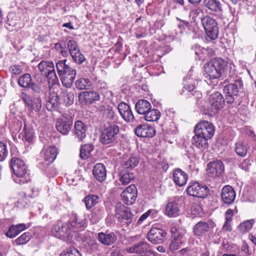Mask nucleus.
Returning <instances> with one entry per match:
<instances>
[{"mask_svg": "<svg viewBox=\"0 0 256 256\" xmlns=\"http://www.w3.org/2000/svg\"><path fill=\"white\" fill-rule=\"evenodd\" d=\"M151 251L150 246L146 242H140L128 248V252L130 253L138 254H146Z\"/></svg>", "mask_w": 256, "mask_h": 256, "instance_id": "21", "label": "nucleus"}, {"mask_svg": "<svg viewBox=\"0 0 256 256\" xmlns=\"http://www.w3.org/2000/svg\"><path fill=\"white\" fill-rule=\"evenodd\" d=\"M140 159L138 156H131L124 162L122 166L126 168H132L138 165Z\"/></svg>", "mask_w": 256, "mask_h": 256, "instance_id": "43", "label": "nucleus"}, {"mask_svg": "<svg viewBox=\"0 0 256 256\" xmlns=\"http://www.w3.org/2000/svg\"><path fill=\"white\" fill-rule=\"evenodd\" d=\"M235 151L236 153L242 157H244L246 156L248 146L246 144H244L242 142H238L236 144Z\"/></svg>", "mask_w": 256, "mask_h": 256, "instance_id": "41", "label": "nucleus"}, {"mask_svg": "<svg viewBox=\"0 0 256 256\" xmlns=\"http://www.w3.org/2000/svg\"><path fill=\"white\" fill-rule=\"evenodd\" d=\"M193 49L195 52V54L196 55H198V56L200 57V58L201 57V54H204L206 52V48L200 46L198 44H195L193 47Z\"/></svg>", "mask_w": 256, "mask_h": 256, "instance_id": "61", "label": "nucleus"}, {"mask_svg": "<svg viewBox=\"0 0 256 256\" xmlns=\"http://www.w3.org/2000/svg\"><path fill=\"white\" fill-rule=\"evenodd\" d=\"M98 241L102 244L106 246H110L113 244L116 240V235L112 232H100L98 236Z\"/></svg>", "mask_w": 256, "mask_h": 256, "instance_id": "23", "label": "nucleus"}, {"mask_svg": "<svg viewBox=\"0 0 256 256\" xmlns=\"http://www.w3.org/2000/svg\"><path fill=\"white\" fill-rule=\"evenodd\" d=\"M68 224L72 228H82L84 226L85 222L82 218L76 214H74L71 216Z\"/></svg>", "mask_w": 256, "mask_h": 256, "instance_id": "37", "label": "nucleus"}, {"mask_svg": "<svg viewBox=\"0 0 256 256\" xmlns=\"http://www.w3.org/2000/svg\"><path fill=\"white\" fill-rule=\"evenodd\" d=\"M215 132V128L214 124L206 120L200 121L194 126V134L202 136L207 138H211Z\"/></svg>", "mask_w": 256, "mask_h": 256, "instance_id": "7", "label": "nucleus"}, {"mask_svg": "<svg viewBox=\"0 0 256 256\" xmlns=\"http://www.w3.org/2000/svg\"><path fill=\"white\" fill-rule=\"evenodd\" d=\"M92 85V82L88 78H80L76 82V87L80 90H88Z\"/></svg>", "mask_w": 256, "mask_h": 256, "instance_id": "40", "label": "nucleus"}, {"mask_svg": "<svg viewBox=\"0 0 256 256\" xmlns=\"http://www.w3.org/2000/svg\"><path fill=\"white\" fill-rule=\"evenodd\" d=\"M62 222H58L53 226L52 228V232L55 236L62 239L64 238V234L62 230Z\"/></svg>", "mask_w": 256, "mask_h": 256, "instance_id": "47", "label": "nucleus"}, {"mask_svg": "<svg viewBox=\"0 0 256 256\" xmlns=\"http://www.w3.org/2000/svg\"><path fill=\"white\" fill-rule=\"evenodd\" d=\"M7 154L6 146L2 142H0V162L4 160Z\"/></svg>", "mask_w": 256, "mask_h": 256, "instance_id": "59", "label": "nucleus"}, {"mask_svg": "<svg viewBox=\"0 0 256 256\" xmlns=\"http://www.w3.org/2000/svg\"><path fill=\"white\" fill-rule=\"evenodd\" d=\"M242 86V82L241 79L238 78L234 80V83H230L224 88V94H228L232 96H236L239 90Z\"/></svg>", "mask_w": 256, "mask_h": 256, "instance_id": "20", "label": "nucleus"}, {"mask_svg": "<svg viewBox=\"0 0 256 256\" xmlns=\"http://www.w3.org/2000/svg\"><path fill=\"white\" fill-rule=\"evenodd\" d=\"M187 194L191 196L204 198L208 193V187L198 182H190L186 190Z\"/></svg>", "mask_w": 256, "mask_h": 256, "instance_id": "10", "label": "nucleus"}, {"mask_svg": "<svg viewBox=\"0 0 256 256\" xmlns=\"http://www.w3.org/2000/svg\"><path fill=\"white\" fill-rule=\"evenodd\" d=\"M204 74L206 78L209 80L218 79L222 76L220 72L216 70L210 61L204 65Z\"/></svg>", "mask_w": 256, "mask_h": 256, "instance_id": "24", "label": "nucleus"}, {"mask_svg": "<svg viewBox=\"0 0 256 256\" xmlns=\"http://www.w3.org/2000/svg\"><path fill=\"white\" fill-rule=\"evenodd\" d=\"M98 196L96 195H88L83 200L86 208L90 210L98 203Z\"/></svg>", "mask_w": 256, "mask_h": 256, "instance_id": "38", "label": "nucleus"}, {"mask_svg": "<svg viewBox=\"0 0 256 256\" xmlns=\"http://www.w3.org/2000/svg\"><path fill=\"white\" fill-rule=\"evenodd\" d=\"M72 124L73 120L70 116L62 115L56 120V128L60 133L67 135L72 128Z\"/></svg>", "mask_w": 256, "mask_h": 256, "instance_id": "11", "label": "nucleus"}, {"mask_svg": "<svg viewBox=\"0 0 256 256\" xmlns=\"http://www.w3.org/2000/svg\"><path fill=\"white\" fill-rule=\"evenodd\" d=\"M172 176L174 184L179 186H184L188 179V175L180 168L174 170Z\"/></svg>", "mask_w": 256, "mask_h": 256, "instance_id": "18", "label": "nucleus"}, {"mask_svg": "<svg viewBox=\"0 0 256 256\" xmlns=\"http://www.w3.org/2000/svg\"><path fill=\"white\" fill-rule=\"evenodd\" d=\"M172 238H176L180 236H184L182 230L180 229L179 226L176 224H172L170 226Z\"/></svg>", "mask_w": 256, "mask_h": 256, "instance_id": "55", "label": "nucleus"}, {"mask_svg": "<svg viewBox=\"0 0 256 256\" xmlns=\"http://www.w3.org/2000/svg\"><path fill=\"white\" fill-rule=\"evenodd\" d=\"M108 256H122L118 248L112 246L108 254Z\"/></svg>", "mask_w": 256, "mask_h": 256, "instance_id": "63", "label": "nucleus"}, {"mask_svg": "<svg viewBox=\"0 0 256 256\" xmlns=\"http://www.w3.org/2000/svg\"><path fill=\"white\" fill-rule=\"evenodd\" d=\"M137 196V188L134 184L129 186L121 194L123 202L127 205L132 204L136 201Z\"/></svg>", "mask_w": 256, "mask_h": 256, "instance_id": "13", "label": "nucleus"}, {"mask_svg": "<svg viewBox=\"0 0 256 256\" xmlns=\"http://www.w3.org/2000/svg\"><path fill=\"white\" fill-rule=\"evenodd\" d=\"M104 98L105 96H102V98H100V102L97 103L95 106L96 110L101 114H104V111L106 110V108L109 106L106 102Z\"/></svg>", "mask_w": 256, "mask_h": 256, "instance_id": "48", "label": "nucleus"}, {"mask_svg": "<svg viewBox=\"0 0 256 256\" xmlns=\"http://www.w3.org/2000/svg\"><path fill=\"white\" fill-rule=\"evenodd\" d=\"M144 119L148 122H154L158 120L160 116V112L158 109L151 108L144 114Z\"/></svg>", "mask_w": 256, "mask_h": 256, "instance_id": "39", "label": "nucleus"}, {"mask_svg": "<svg viewBox=\"0 0 256 256\" xmlns=\"http://www.w3.org/2000/svg\"><path fill=\"white\" fill-rule=\"evenodd\" d=\"M210 62L212 63V66L216 70L220 72L222 76L225 68L228 66V62L221 58H216L212 59Z\"/></svg>", "mask_w": 256, "mask_h": 256, "instance_id": "32", "label": "nucleus"}, {"mask_svg": "<svg viewBox=\"0 0 256 256\" xmlns=\"http://www.w3.org/2000/svg\"><path fill=\"white\" fill-rule=\"evenodd\" d=\"M134 132L138 136L142 138H152L156 133L154 127L146 124L138 126Z\"/></svg>", "mask_w": 256, "mask_h": 256, "instance_id": "15", "label": "nucleus"}, {"mask_svg": "<svg viewBox=\"0 0 256 256\" xmlns=\"http://www.w3.org/2000/svg\"><path fill=\"white\" fill-rule=\"evenodd\" d=\"M92 174L98 181L104 182L106 177V171L104 166L101 163L96 164L93 167Z\"/></svg>", "mask_w": 256, "mask_h": 256, "instance_id": "22", "label": "nucleus"}, {"mask_svg": "<svg viewBox=\"0 0 256 256\" xmlns=\"http://www.w3.org/2000/svg\"><path fill=\"white\" fill-rule=\"evenodd\" d=\"M24 138L25 140L29 142H32L34 137V130L31 127H26L24 124Z\"/></svg>", "mask_w": 256, "mask_h": 256, "instance_id": "49", "label": "nucleus"}, {"mask_svg": "<svg viewBox=\"0 0 256 256\" xmlns=\"http://www.w3.org/2000/svg\"><path fill=\"white\" fill-rule=\"evenodd\" d=\"M38 68L41 74L46 77L52 84L58 81L54 63L51 61L42 60L38 64Z\"/></svg>", "mask_w": 256, "mask_h": 256, "instance_id": "6", "label": "nucleus"}, {"mask_svg": "<svg viewBox=\"0 0 256 256\" xmlns=\"http://www.w3.org/2000/svg\"><path fill=\"white\" fill-rule=\"evenodd\" d=\"M208 140L209 138H207L195 134L192 138V144L196 147L202 150H204L208 147Z\"/></svg>", "mask_w": 256, "mask_h": 256, "instance_id": "30", "label": "nucleus"}, {"mask_svg": "<svg viewBox=\"0 0 256 256\" xmlns=\"http://www.w3.org/2000/svg\"><path fill=\"white\" fill-rule=\"evenodd\" d=\"M63 96L64 97V100L66 102V104L71 105L74 102V91L64 92Z\"/></svg>", "mask_w": 256, "mask_h": 256, "instance_id": "53", "label": "nucleus"}, {"mask_svg": "<svg viewBox=\"0 0 256 256\" xmlns=\"http://www.w3.org/2000/svg\"><path fill=\"white\" fill-rule=\"evenodd\" d=\"M98 90L99 92H104V94L107 92V90L108 88V86L107 84L104 82L100 81L98 84Z\"/></svg>", "mask_w": 256, "mask_h": 256, "instance_id": "60", "label": "nucleus"}, {"mask_svg": "<svg viewBox=\"0 0 256 256\" xmlns=\"http://www.w3.org/2000/svg\"><path fill=\"white\" fill-rule=\"evenodd\" d=\"M74 135L79 142H82L86 137V128L85 124L80 120L75 122Z\"/></svg>", "mask_w": 256, "mask_h": 256, "instance_id": "25", "label": "nucleus"}, {"mask_svg": "<svg viewBox=\"0 0 256 256\" xmlns=\"http://www.w3.org/2000/svg\"><path fill=\"white\" fill-rule=\"evenodd\" d=\"M134 178V175L132 173L124 172L120 174V180L122 184L125 185L128 184Z\"/></svg>", "mask_w": 256, "mask_h": 256, "instance_id": "51", "label": "nucleus"}, {"mask_svg": "<svg viewBox=\"0 0 256 256\" xmlns=\"http://www.w3.org/2000/svg\"><path fill=\"white\" fill-rule=\"evenodd\" d=\"M116 218L119 222L129 226L135 220L134 216L132 213L130 208L121 203H117L115 206Z\"/></svg>", "mask_w": 256, "mask_h": 256, "instance_id": "4", "label": "nucleus"}, {"mask_svg": "<svg viewBox=\"0 0 256 256\" xmlns=\"http://www.w3.org/2000/svg\"><path fill=\"white\" fill-rule=\"evenodd\" d=\"M58 150L56 146H50L44 152V160L46 165L52 163L58 154Z\"/></svg>", "mask_w": 256, "mask_h": 256, "instance_id": "28", "label": "nucleus"}, {"mask_svg": "<svg viewBox=\"0 0 256 256\" xmlns=\"http://www.w3.org/2000/svg\"><path fill=\"white\" fill-rule=\"evenodd\" d=\"M118 112L122 118L128 122L134 121V116L130 106L124 102H120L118 106Z\"/></svg>", "mask_w": 256, "mask_h": 256, "instance_id": "17", "label": "nucleus"}, {"mask_svg": "<svg viewBox=\"0 0 256 256\" xmlns=\"http://www.w3.org/2000/svg\"><path fill=\"white\" fill-rule=\"evenodd\" d=\"M150 104L146 100H140L138 101L135 106L137 112L140 114H144L151 108Z\"/></svg>", "mask_w": 256, "mask_h": 256, "instance_id": "34", "label": "nucleus"}, {"mask_svg": "<svg viewBox=\"0 0 256 256\" xmlns=\"http://www.w3.org/2000/svg\"><path fill=\"white\" fill-rule=\"evenodd\" d=\"M100 96H104V92L94 90L84 91L78 94L80 102L82 104H92L94 102L100 100Z\"/></svg>", "mask_w": 256, "mask_h": 256, "instance_id": "9", "label": "nucleus"}, {"mask_svg": "<svg viewBox=\"0 0 256 256\" xmlns=\"http://www.w3.org/2000/svg\"><path fill=\"white\" fill-rule=\"evenodd\" d=\"M224 164L220 160L209 162L207 165L206 174L209 177L216 178L221 176L224 172Z\"/></svg>", "mask_w": 256, "mask_h": 256, "instance_id": "12", "label": "nucleus"}, {"mask_svg": "<svg viewBox=\"0 0 256 256\" xmlns=\"http://www.w3.org/2000/svg\"><path fill=\"white\" fill-rule=\"evenodd\" d=\"M9 70L14 74H19L22 72V70L18 65H12L9 68Z\"/></svg>", "mask_w": 256, "mask_h": 256, "instance_id": "62", "label": "nucleus"}, {"mask_svg": "<svg viewBox=\"0 0 256 256\" xmlns=\"http://www.w3.org/2000/svg\"><path fill=\"white\" fill-rule=\"evenodd\" d=\"M68 48L70 54H72L80 50L77 43L74 40H70L68 42Z\"/></svg>", "mask_w": 256, "mask_h": 256, "instance_id": "56", "label": "nucleus"}, {"mask_svg": "<svg viewBox=\"0 0 256 256\" xmlns=\"http://www.w3.org/2000/svg\"><path fill=\"white\" fill-rule=\"evenodd\" d=\"M21 98L30 112H38L42 108V99L38 96H31L22 92Z\"/></svg>", "mask_w": 256, "mask_h": 256, "instance_id": "8", "label": "nucleus"}, {"mask_svg": "<svg viewBox=\"0 0 256 256\" xmlns=\"http://www.w3.org/2000/svg\"><path fill=\"white\" fill-rule=\"evenodd\" d=\"M120 132L119 126L116 124H110L101 132L100 137V142L108 146H112L118 142Z\"/></svg>", "mask_w": 256, "mask_h": 256, "instance_id": "3", "label": "nucleus"}, {"mask_svg": "<svg viewBox=\"0 0 256 256\" xmlns=\"http://www.w3.org/2000/svg\"><path fill=\"white\" fill-rule=\"evenodd\" d=\"M60 256H80V252L74 248H67L60 254Z\"/></svg>", "mask_w": 256, "mask_h": 256, "instance_id": "52", "label": "nucleus"}, {"mask_svg": "<svg viewBox=\"0 0 256 256\" xmlns=\"http://www.w3.org/2000/svg\"><path fill=\"white\" fill-rule=\"evenodd\" d=\"M74 60L78 64H82L85 60V57L82 54L80 50H78L72 54H70Z\"/></svg>", "mask_w": 256, "mask_h": 256, "instance_id": "54", "label": "nucleus"}, {"mask_svg": "<svg viewBox=\"0 0 256 256\" xmlns=\"http://www.w3.org/2000/svg\"><path fill=\"white\" fill-rule=\"evenodd\" d=\"M94 150V146L90 144H86L82 146L80 156L83 160L88 158Z\"/></svg>", "mask_w": 256, "mask_h": 256, "instance_id": "42", "label": "nucleus"}, {"mask_svg": "<svg viewBox=\"0 0 256 256\" xmlns=\"http://www.w3.org/2000/svg\"><path fill=\"white\" fill-rule=\"evenodd\" d=\"M195 89L194 84H185L180 94L184 95L186 98H190L191 94L195 90Z\"/></svg>", "mask_w": 256, "mask_h": 256, "instance_id": "46", "label": "nucleus"}, {"mask_svg": "<svg viewBox=\"0 0 256 256\" xmlns=\"http://www.w3.org/2000/svg\"><path fill=\"white\" fill-rule=\"evenodd\" d=\"M26 228L24 224H20L16 225L12 224L6 232V236L11 238H14L22 231L26 230Z\"/></svg>", "mask_w": 256, "mask_h": 256, "instance_id": "29", "label": "nucleus"}, {"mask_svg": "<svg viewBox=\"0 0 256 256\" xmlns=\"http://www.w3.org/2000/svg\"><path fill=\"white\" fill-rule=\"evenodd\" d=\"M166 236V232L164 230L152 228L148 234V238L154 244L161 243Z\"/></svg>", "mask_w": 256, "mask_h": 256, "instance_id": "16", "label": "nucleus"}, {"mask_svg": "<svg viewBox=\"0 0 256 256\" xmlns=\"http://www.w3.org/2000/svg\"><path fill=\"white\" fill-rule=\"evenodd\" d=\"M28 88H30L34 93L38 94L41 92L40 87L32 81L30 84V86H28Z\"/></svg>", "mask_w": 256, "mask_h": 256, "instance_id": "64", "label": "nucleus"}, {"mask_svg": "<svg viewBox=\"0 0 256 256\" xmlns=\"http://www.w3.org/2000/svg\"><path fill=\"white\" fill-rule=\"evenodd\" d=\"M254 222L255 220L254 219L244 221L238 226L237 230L242 234L248 232L252 229Z\"/></svg>", "mask_w": 256, "mask_h": 256, "instance_id": "36", "label": "nucleus"}, {"mask_svg": "<svg viewBox=\"0 0 256 256\" xmlns=\"http://www.w3.org/2000/svg\"><path fill=\"white\" fill-rule=\"evenodd\" d=\"M204 6L212 12L220 13L222 11V4L220 0H203Z\"/></svg>", "mask_w": 256, "mask_h": 256, "instance_id": "26", "label": "nucleus"}, {"mask_svg": "<svg viewBox=\"0 0 256 256\" xmlns=\"http://www.w3.org/2000/svg\"><path fill=\"white\" fill-rule=\"evenodd\" d=\"M59 97L56 94H50L46 106L49 111L54 110L59 106Z\"/></svg>", "mask_w": 256, "mask_h": 256, "instance_id": "33", "label": "nucleus"}, {"mask_svg": "<svg viewBox=\"0 0 256 256\" xmlns=\"http://www.w3.org/2000/svg\"><path fill=\"white\" fill-rule=\"evenodd\" d=\"M180 208L175 200L169 202L166 205L165 214L168 217H176L180 214Z\"/></svg>", "mask_w": 256, "mask_h": 256, "instance_id": "27", "label": "nucleus"}, {"mask_svg": "<svg viewBox=\"0 0 256 256\" xmlns=\"http://www.w3.org/2000/svg\"><path fill=\"white\" fill-rule=\"evenodd\" d=\"M10 167L13 171L12 176L15 182L23 184L30 181L29 170L24 161L14 157L10 160Z\"/></svg>", "mask_w": 256, "mask_h": 256, "instance_id": "1", "label": "nucleus"}, {"mask_svg": "<svg viewBox=\"0 0 256 256\" xmlns=\"http://www.w3.org/2000/svg\"><path fill=\"white\" fill-rule=\"evenodd\" d=\"M62 230L64 234V238L62 240H65L66 238L69 239L72 237L71 234L72 230L68 223L63 224L62 222Z\"/></svg>", "mask_w": 256, "mask_h": 256, "instance_id": "50", "label": "nucleus"}, {"mask_svg": "<svg viewBox=\"0 0 256 256\" xmlns=\"http://www.w3.org/2000/svg\"><path fill=\"white\" fill-rule=\"evenodd\" d=\"M66 60L58 61L56 64L58 74L62 78V84L66 88H70L76 78V71L66 64Z\"/></svg>", "mask_w": 256, "mask_h": 256, "instance_id": "2", "label": "nucleus"}, {"mask_svg": "<svg viewBox=\"0 0 256 256\" xmlns=\"http://www.w3.org/2000/svg\"><path fill=\"white\" fill-rule=\"evenodd\" d=\"M234 212H236V214L238 213V210H236V207H235V210H234L231 208L228 209L225 212L224 220L232 222V218L234 215Z\"/></svg>", "mask_w": 256, "mask_h": 256, "instance_id": "57", "label": "nucleus"}, {"mask_svg": "<svg viewBox=\"0 0 256 256\" xmlns=\"http://www.w3.org/2000/svg\"><path fill=\"white\" fill-rule=\"evenodd\" d=\"M32 82V79L29 74H26L20 76L18 80V83L20 86L28 88Z\"/></svg>", "mask_w": 256, "mask_h": 256, "instance_id": "45", "label": "nucleus"}, {"mask_svg": "<svg viewBox=\"0 0 256 256\" xmlns=\"http://www.w3.org/2000/svg\"><path fill=\"white\" fill-rule=\"evenodd\" d=\"M31 238L30 232H26L12 242L14 244L20 246L28 243Z\"/></svg>", "mask_w": 256, "mask_h": 256, "instance_id": "44", "label": "nucleus"}, {"mask_svg": "<svg viewBox=\"0 0 256 256\" xmlns=\"http://www.w3.org/2000/svg\"><path fill=\"white\" fill-rule=\"evenodd\" d=\"M106 114V117L112 120H114L117 118V116L112 110V108L110 106H108L106 108V110L104 111V114Z\"/></svg>", "mask_w": 256, "mask_h": 256, "instance_id": "58", "label": "nucleus"}, {"mask_svg": "<svg viewBox=\"0 0 256 256\" xmlns=\"http://www.w3.org/2000/svg\"><path fill=\"white\" fill-rule=\"evenodd\" d=\"M220 196L222 202L228 205L232 204L236 198V192L232 186H225L222 190Z\"/></svg>", "mask_w": 256, "mask_h": 256, "instance_id": "14", "label": "nucleus"}, {"mask_svg": "<svg viewBox=\"0 0 256 256\" xmlns=\"http://www.w3.org/2000/svg\"><path fill=\"white\" fill-rule=\"evenodd\" d=\"M209 228L208 223L200 221L194 226L193 232L195 236H200L208 232Z\"/></svg>", "mask_w": 256, "mask_h": 256, "instance_id": "35", "label": "nucleus"}, {"mask_svg": "<svg viewBox=\"0 0 256 256\" xmlns=\"http://www.w3.org/2000/svg\"><path fill=\"white\" fill-rule=\"evenodd\" d=\"M186 242V238L184 235L176 238H172V240L169 245V248L171 252H174L179 249Z\"/></svg>", "mask_w": 256, "mask_h": 256, "instance_id": "31", "label": "nucleus"}, {"mask_svg": "<svg viewBox=\"0 0 256 256\" xmlns=\"http://www.w3.org/2000/svg\"><path fill=\"white\" fill-rule=\"evenodd\" d=\"M209 102L213 108L219 110L224 107L225 100L223 96L216 92L210 94Z\"/></svg>", "mask_w": 256, "mask_h": 256, "instance_id": "19", "label": "nucleus"}, {"mask_svg": "<svg viewBox=\"0 0 256 256\" xmlns=\"http://www.w3.org/2000/svg\"><path fill=\"white\" fill-rule=\"evenodd\" d=\"M202 24L207 36L211 40H214L218 34V28L216 20L208 16L201 18Z\"/></svg>", "mask_w": 256, "mask_h": 256, "instance_id": "5", "label": "nucleus"}]
</instances>
